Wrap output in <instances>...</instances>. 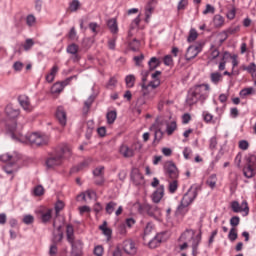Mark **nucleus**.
Wrapping results in <instances>:
<instances>
[{
  "mask_svg": "<svg viewBox=\"0 0 256 256\" xmlns=\"http://www.w3.org/2000/svg\"><path fill=\"white\" fill-rule=\"evenodd\" d=\"M63 164L62 156H58L55 152L54 154H51L50 157L46 160V166L48 169H53V167H59V165Z\"/></svg>",
  "mask_w": 256,
  "mask_h": 256,
  "instance_id": "nucleus-12",
  "label": "nucleus"
},
{
  "mask_svg": "<svg viewBox=\"0 0 256 256\" xmlns=\"http://www.w3.org/2000/svg\"><path fill=\"white\" fill-rule=\"evenodd\" d=\"M179 187V184L177 182V180H173L172 182L169 183V191L170 193H175V191H177Z\"/></svg>",
  "mask_w": 256,
  "mask_h": 256,
  "instance_id": "nucleus-54",
  "label": "nucleus"
},
{
  "mask_svg": "<svg viewBox=\"0 0 256 256\" xmlns=\"http://www.w3.org/2000/svg\"><path fill=\"white\" fill-rule=\"evenodd\" d=\"M66 236L68 243H73V241L75 240V230L73 228V225H67Z\"/></svg>",
  "mask_w": 256,
  "mask_h": 256,
  "instance_id": "nucleus-30",
  "label": "nucleus"
},
{
  "mask_svg": "<svg viewBox=\"0 0 256 256\" xmlns=\"http://www.w3.org/2000/svg\"><path fill=\"white\" fill-rule=\"evenodd\" d=\"M107 123L109 125L115 123V119H117V112L116 111H110L106 115Z\"/></svg>",
  "mask_w": 256,
  "mask_h": 256,
  "instance_id": "nucleus-44",
  "label": "nucleus"
},
{
  "mask_svg": "<svg viewBox=\"0 0 256 256\" xmlns=\"http://www.w3.org/2000/svg\"><path fill=\"white\" fill-rule=\"evenodd\" d=\"M197 195H199L197 187H193V186L190 187V189H188L187 193L184 194L177 210L183 211V209H186V207H189V205H191V203H193L195 201V199H197Z\"/></svg>",
  "mask_w": 256,
  "mask_h": 256,
  "instance_id": "nucleus-4",
  "label": "nucleus"
},
{
  "mask_svg": "<svg viewBox=\"0 0 256 256\" xmlns=\"http://www.w3.org/2000/svg\"><path fill=\"white\" fill-rule=\"evenodd\" d=\"M73 79H77V76L69 77L62 82H56L51 88V93L53 94L61 93L65 89V87H67V85H69V83L73 81Z\"/></svg>",
  "mask_w": 256,
  "mask_h": 256,
  "instance_id": "nucleus-9",
  "label": "nucleus"
},
{
  "mask_svg": "<svg viewBox=\"0 0 256 256\" xmlns=\"http://www.w3.org/2000/svg\"><path fill=\"white\" fill-rule=\"evenodd\" d=\"M12 139L19 143H30V145H36L37 147H41L42 145H47V143H49V137L40 133L23 135L22 133L17 132L15 138Z\"/></svg>",
  "mask_w": 256,
  "mask_h": 256,
  "instance_id": "nucleus-1",
  "label": "nucleus"
},
{
  "mask_svg": "<svg viewBox=\"0 0 256 256\" xmlns=\"http://www.w3.org/2000/svg\"><path fill=\"white\" fill-rule=\"evenodd\" d=\"M216 113H217V116L214 117L213 114L207 111H204L202 113V117L205 123H212V125H215V123L220 122L221 117L223 116V108L216 107Z\"/></svg>",
  "mask_w": 256,
  "mask_h": 256,
  "instance_id": "nucleus-8",
  "label": "nucleus"
},
{
  "mask_svg": "<svg viewBox=\"0 0 256 256\" xmlns=\"http://www.w3.org/2000/svg\"><path fill=\"white\" fill-rule=\"evenodd\" d=\"M123 250L127 253V255L137 254V246H135V242H133V240H125L123 242Z\"/></svg>",
  "mask_w": 256,
  "mask_h": 256,
  "instance_id": "nucleus-16",
  "label": "nucleus"
},
{
  "mask_svg": "<svg viewBox=\"0 0 256 256\" xmlns=\"http://www.w3.org/2000/svg\"><path fill=\"white\" fill-rule=\"evenodd\" d=\"M214 25L215 27H223V25L225 24V18H223V16L217 14L214 16Z\"/></svg>",
  "mask_w": 256,
  "mask_h": 256,
  "instance_id": "nucleus-41",
  "label": "nucleus"
},
{
  "mask_svg": "<svg viewBox=\"0 0 256 256\" xmlns=\"http://www.w3.org/2000/svg\"><path fill=\"white\" fill-rule=\"evenodd\" d=\"M35 23H37V18H35L34 15L29 14L26 17V24L28 25V27H35Z\"/></svg>",
  "mask_w": 256,
  "mask_h": 256,
  "instance_id": "nucleus-46",
  "label": "nucleus"
},
{
  "mask_svg": "<svg viewBox=\"0 0 256 256\" xmlns=\"http://www.w3.org/2000/svg\"><path fill=\"white\" fill-rule=\"evenodd\" d=\"M19 104L26 111V113H31L33 111V106L31 105V100L27 95H20L18 97Z\"/></svg>",
  "mask_w": 256,
  "mask_h": 256,
  "instance_id": "nucleus-15",
  "label": "nucleus"
},
{
  "mask_svg": "<svg viewBox=\"0 0 256 256\" xmlns=\"http://www.w3.org/2000/svg\"><path fill=\"white\" fill-rule=\"evenodd\" d=\"M45 193V188H43V186L38 185L34 188L33 190V194L35 195V197H41V195H43Z\"/></svg>",
  "mask_w": 256,
  "mask_h": 256,
  "instance_id": "nucleus-49",
  "label": "nucleus"
},
{
  "mask_svg": "<svg viewBox=\"0 0 256 256\" xmlns=\"http://www.w3.org/2000/svg\"><path fill=\"white\" fill-rule=\"evenodd\" d=\"M157 5V0H150L145 6V17L146 21L151 19V15H153V11L155 10V6Z\"/></svg>",
  "mask_w": 256,
  "mask_h": 256,
  "instance_id": "nucleus-21",
  "label": "nucleus"
},
{
  "mask_svg": "<svg viewBox=\"0 0 256 256\" xmlns=\"http://www.w3.org/2000/svg\"><path fill=\"white\" fill-rule=\"evenodd\" d=\"M35 221V218L32 215H26L23 218V223H25V225H31V223H33Z\"/></svg>",
  "mask_w": 256,
  "mask_h": 256,
  "instance_id": "nucleus-58",
  "label": "nucleus"
},
{
  "mask_svg": "<svg viewBox=\"0 0 256 256\" xmlns=\"http://www.w3.org/2000/svg\"><path fill=\"white\" fill-rule=\"evenodd\" d=\"M244 71L251 73L252 76L256 75V65L254 62L250 63L249 66L244 67Z\"/></svg>",
  "mask_w": 256,
  "mask_h": 256,
  "instance_id": "nucleus-51",
  "label": "nucleus"
},
{
  "mask_svg": "<svg viewBox=\"0 0 256 256\" xmlns=\"http://www.w3.org/2000/svg\"><path fill=\"white\" fill-rule=\"evenodd\" d=\"M56 119H58L62 127H65V125H67V113L65 112V109H63V107L61 106L57 108Z\"/></svg>",
  "mask_w": 256,
  "mask_h": 256,
  "instance_id": "nucleus-20",
  "label": "nucleus"
},
{
  "mask_svg": "<svg viewBox=\"0 0 256 256\" xmlns=\"http://www.w3.org/2000/svg\"><path fill=\"white\" fill-rule=\"evenodd\" d=\"M231 57V54L229 52H224L221 62L219 63L218 69L219 71H225V65L227 64V59Z\"/></svg>",
  "mask_w": 256,
  "mask_h": 256,
  "instance_id": "nucleus-35",
  "label": "nucleus"
},
{
  "mask_svg": "<svg viewBox=\"0 0 256 256\" xmlns=\"http://www.w3.org/2000/svg\"><path fill=\"white\" fill-rule=\"evenodd\" d=\"M199 243H201V234H198L195 238H193L192 243V255H197V249L199 248Z\"/></svg>",
  "mask_w": 256,
  "mask_h": 256,
  "instance_id": "nucleus-34",
  "label": "nucleus"
},
{
  "mask_svg": "<svg viewBox=\"0 0 256 256\" xmlns=\"http://www.w3.org/2000/svg\"><path fill=\"white\" fill-rule=\"evenodd\" d=\"M81 7V2L79 0H72L69 4V10L71 13H75L76 11H79V8Z\"/></svg>",
  "mask_w": 256,
  "mask_h": 256,
  "instance_id": "nucleus-40",
  "label": "nucleus"
},
{
  "mask_svg": "<svg viewBox=\"0 0 256 256\" xmlns=\"http://www.w3.org/2000/svg\"><path fill=\"white\" fill-rule=\"evenodd\" d=\"M153 231V224L148 223L144 229V239Z\"/></svg>",
  "mask_w": 256,
  "mask_h": 256,
  "instance_id": "nucleus-61",
  "label": "nucleus"
},
{
  "mask_svg": "<svg viewBox=\"0 0 256 256\" xmlns=\"http://www.w3.org/2000/svg\"><path fill=\"white\" fill-rule=\"evenodd\" d=\"M151 71L157 69L161 65V61L157 57H152L148 62Z\"/></svg>",
  "mask_w": 256,
  "mask_h": 256,
  "instance_id": "nucleus-37",
  "label": "nucleus"
},
{
  "mask_svg": "<svg viewBox=\"0 0 256 256\" xmlns=\"http://www.w3.org/2000/svg\"><path fill=\"white\" fill-rule=\"evenodd\" d=\"M19 159H20V157L17 154V152H13L12 154L6 153V154H2L0 156V160L3 161V163H7V162L17 163V161H19Z\"/></svg>",
  "mask_w": 256,
  "mask_h": 256,
  "instance_id": "nucleus-18",
  "label": "nucleus"
},
{
  "mask_svg": "<svg viewBox=\"0 0 256 256\" xmlns=\"http://www.w3.org/2000/svg\"><path fill=\"white\" fill-rule=\"evenodd\" d=\"M243 175L246 179H253L256 175V156L250 155L247 157L246 166L243 168Z\"/></svg>",
  "mask_w": 256,
  "mask_h": 256,
  "instance_id": "nucleus-5",
  "label": "nucleus"
},
{
  "mask_svg": "<svg viewBox=\"0 0 256 256\" xmlns=\"http://www.w3.org/2000/svg\"><path fill=\"white\" fill-rule=\"evenodd\" d=\"M87 167H89V160H84L77 166L72 167L70 173H79V171H83V169H87Z\"/></svg>",
  "mask_w": 256,
  "mask_h": 256,
  "instance_id": "nucleus-28",
  "label": "nucleus"
},
{
  "mask_svg": "<svg viewBox=\"0 0 256 256\" xmlns=\"http://www.w3.org/2000/svg\"><path fill=\"white\" fill-rule=\"evenodd\" d=\"M210 81L214 85H219L223 81V75L219 72H213L210 74Z\"/></svg>",
  "mask_w": 256,
  "mask_h": 256,
  "instance_id": "nucleus-31",
  "label": "nucleus"
},
{
  "mask_svg": "<svg viewBox=\"0 0 256 256\" xmlns=\"http://www.w3.org/2000/svg\"><path fill=\"white\" fill-rule=\"evenodd\" d=\"M239 31H241V26L237 25V26H231L230 28H228L226 30V33L228 35H235V33H239Z\"/></svg>",
  "mask_w": 256,
  "mask_h": 256,
  "instance_id": "nucleus-53",
  "label": "nucleus"
},
{
  "mask_svg": "<svg viewBox=\"0 0 256 256\" xmlns=\"http://www.w3.org/2000/svg\"><path fill=\"white\" fill-rule=\"evenodd\" d=\"M120 155L124 156L126 159H129V157H133L135 155V151L127 145H122L120 147Z\"/></svg>",
  "mask_w": 256,
  "mask_h": 256,
  "instance_id": "nucleus-24",
  "label": "nucleus"
},
{
  "mask_svg": "<svg viewBox=\"0 0 256 256\" xmlns=\"http://www.w3.org/2000/svg\"><path fill=\"white\" fill-rule=\"evenodd\" d=\"M21 111L18 108H15L13 105H7L5 108L6 115V129L11 133L12 139H15L17 136V119Z\"/></svg>",
  "mask_w": 256,
  "mask_h": 256,
  "instance_id": "nucleus-2",
  "label": "nucleus"
},
{
  "mask_svg": "<svg viewBox=\"0 0 256 256\" xmlns=\"http://www.w3.org/2000/svg\"><path fill=\"white\" fill-rule=\"evenodd\" d=\"M206 184L208 185V187H210V189H215V187L217 186V175H210V177L206 181Z\"/></svg>",
  "mask_w": 256,
  "mask_h": 256,
  "instance_id": "nucleus-38",
  "label": "nucleus"
},
{
  "mask_svg": "<svg viewBox=\"0 0 256 256\" xmlns=\"http://www.w3.org/2000/svg\"><path fill=\"white\" fill-rule=\"evenodd\" d=\"M55 153L62 157L63 159H70V157H72L73 155V151L71 150V147H69V145L67 144H63L62 146H60Z\"/></svg>",
  "mask_w": 256,
  "mask_h": 256,
  "instance_id": "nucleus-13",
  "label": "nucleus"
},
{
  "mask_svg": "<svg viewBox=\"0 0 256 256\" xmlns=\"http://www.w3.org/2000/svg\"><path fill=\"white\" fill-rule=\"evenodd\" d=\"M34 45H35V42L33 41V39L31 38L26 39L24 44V51H29L31 47H33Z\"/></svg>",
  "mask_w": 256,
  "mask_h": 256,
  "instance_id": "nucleus-55",
  "label": "nucleus"
},
{
  "mask_svg": "<svg viewBox=\"0 0 256 256\" xmlns=\"http://www.w3.org/2000/svg\"><path fill=\"white\" fill-rule=\"evenodd\" d=\"M89 29L92 31V33H94V35H97V33H99L97 31V29H99V24H97V22H91L89 24Z\"/></svg>",
  "mask_w": 256,
  "mask_h": 256,
  "instance_id": "nucleus-57",
  "label": "nucleus"
},
{
  "mask_svg": "<svg viewBox=\"0 0 256 256\" xmlns=\"http://www.w3.org/2000/svg\"><path fill=\"white\" fill-rule=\"evenodd\" d=\"M165 195V186L160 185L156 191L152 194V201L153 203H161V199Z\"/></svg>",
  "mask_w": 256,
  "mask_h": 256,
  "instance_id": "nucleus-19",
  "label": "nucleus"
},
{
  "mask_svg": "<svg viewBox=\"0 0 256 256\" xmlns=\"http://www.w3.org/2000/svg\"><path fill=\"white\" fill-rule=\"evenodd\" d=\"M196 96H198L199 100L205 101L207 97H209V91H211V87L209 84H200L191 88Z\"/></svg>",
  "mask_w": 256,
  "mask_h": 256,
  "instance_id": "nucleus-6",
  "label": "nucleus"
},
{
  "mask_svg": "<svg viewBox=\"0 0 256 256\" xmlns=\"http://www.w3.org/2000/svg\"><path fill=\"white\" fill-rule=\"evenodd\" d=\"M239 149L242 151H247L249 149V142H247V140H241L239 142Z\"/></svg>",
  "mask_w": 256,
  "mask_h": 256,
  "instance_id": "nucleus-56",
  "label": "nucleus"
},
{
  "mask_svg": "<svg viewBox=\"0 0 256 256\" xmlns=\"http://www.w3.org/2000/svg\"><path fill=\"white\" fill-rule=\"evenodd\" d=\"M95 102V96L91 95L88 97L86 101H84V106L82 108V111L84 115H87L89 113V110L91 109V105Z\"/></svg>",
  "mask_w": 256,
  "mask_h": 256,
  "instance_id": "nucleus-26",
  "label": "nucleus"
},
{
  "mask_svg": "<svg viewBox=\"0 0 256 256\" xmlns=\"http://www.w3.org/2000/svg\"><path fill=\"white\" fill-rule=\"evenodd\" d=\"M253 87L244 88L240 91L239 95L244 99V97H247L248 95H253Z\"/></svg>",
  "mask_w": 256,
  "mask_h": 256,
  "instance_id": "nucleus-48",
  "label": "nucleus"
},
{
  "mask_svg": "<svg viewBox=\"0 0 256 256\" xmlns=\"http://www.w3.org/2000/svg\"><path fill=\"white\" fill-rule=\"evenodd\" d=\"M72 247V253L75 256H81L83 253V242L81 240H72L69 242Z\"/></svg>",
  "mask_w": 256,
  "mask_h": 256,
  "instance_id": "nucleus-17",
  "label": "nucleus"
},
{
  "mask_svg": "<svg viewBox=\"0 0 256 256\" xmlns=\"http://www.w3.org/2000/svg\"><path fill=\"white\" fill-rule=\"evenodd\" d=\"M99 229L100 231H102L103 235H105V237L109 241L113 235V230L107 227V221H104L103 224L99 226Z\"/></svg>",
  "mask_w": 256,
  "mask_h": 256,
  "instance_id": "nucleus-25",
  "label": "nucleus"
},
{
  "mask_svg": "<svg viewBox=\"0 0 256 256\" xmlns=\"http://www.w3.org/2000/svg\"><path fill=\"white\" fill-rule=\"evenodd\" d=\"M164 65H167V66L173 65V57L171 55H166L164 57Z\"/></svg>",
  "mask_w": 256,
  "mask_h": 256,
  "instance_id": "nucleus-62",
  "label": "nucleus"
},
{
  "mask_svg": "<svg viewBox=\"0 0 256 256\" xmlns=\"http://www.w3.org/2000/svg\"><path fill=\"white\" fill-rule=\"evenodd\" d=\"M163 241V234H157L152 240L149 242L150 249H156V247H159L161 245V242Z\"/></svg>",
  "mask_w": 256,
  "mask_h": 256,
  "instance_id": "nucleus-27",
  "label": "nucleus"
},
{
  "mask_svg": "<svg viewBox=\"0 0 256 256\" xmlns=\"http://www.w3.org/2000/svg\"><path fill=\"white\" fill-rule=\"evenodd\" d=\"M139 47H141V43L139 42V40L134 39L132 42H130L131 51L137 52L139 51Z\"/></svg>",
  "mask_w": 256,
  "mask_h": 256,
  "instance_id": "nucleus-52",
  "label": "nucleus"
},
{
  "mask_svg": "<svg viewBox=\"0 0 256 256\" xmlns=\"http://www.w3.org/2000/svg\"><path fill=\"white\" fill-rule=\"evenodd\" d=\"M94 255L103 256V246H96L94 248Z\"/></svg>",
  "mask_w": 256,
  "mask_h": 256,
  "instance_id": "nucleus-64",
  "label": "nucleus"
},
{
  "mask_svg": "<svg viewBox=\"0 0 256 256\" xmlns=\"http://www.w3.org/2000/svg\"><path fill=\"white\" fill-rule=\"evenodd\" d=\"M198 101H201V100L198 98L197 94H195V92L191 88L188 91V95L186 98L187 105H189L191 107L192 105H195V103H197Z\"/></svg>",
  "mask_w": 256,
  "mask_h": 256,
  "instance_id": "nucleus-23",
  "label": "nucleus"
},
{
  "mask_svg": "<svg viewBox=\"0 0 256 256\" xmlns=\"http://www.w3.org/2000/svg\"><path fill=\"white\" fill-rule=\"evenodd\" d=\"M177 131V122L170 121L166 123V133L167 135L171 136L173 133Z\"/></svg>",
  "mask_w": 256,
  "mask_h": 256,
  "instance_id": "nucleus-32",
  "label": "nucleus"
},
{
  "mask_svg": "<svg viewBox=\"0 0 256 256\" xmlns=\"http://www.w3.org/2000/svg\"><path fill=\"white\" fill-rule=\"evenodd\" d=\"M115 207H117V203L110 201L109 203L106 204V213L108 215H113V213L115 212Z\"/></svg>",
  "mask_w": 256,
  "mask_h": 256,
  "instance_id": "nucleus-43",
  "label": "nucleus"
},
{
  "mask_svg": "<svg viewBox=\"0 0 256 256\" xmlns=\"http://www.w3.org/2000/svg\"><path fill=\"white\" fill-rule=\"evenodd\" d=\"M198 36H199V34L197 33V30L191 29L189 32V36L187 38L188 43H193V41H195Z\"/></svg>",
  "mask_w": 256,
  "mask_h": 256,
  "instance_id": "nucleus-47",
  "label": "nucleus"
},
{
  "mask_svg": "<svg viewBox=\"0 0 256 256\" xmlns=\"http://www.w3.org/2000/svg\"><path fill=\"white\" fill-rule=\"evenodd\" d=\"M231 209L234 213H246V215H249V204L247 201H242L241 204L237 201L231 202Z\"/></svg>",
  "mask_w": 256,
  "mask_h": 256,
  "instance_id": "nucleus-10",
  "label": "nucleus"
},
{
  "mask_svg": "<svg viewBox=\"0 0 256 256\" xmlns=\"http://www.w3.org/2000/svg\"><path fill=\"white\" fill-rule=\"evenodd\" d=\"M64 208H65V203H63V201L61 200H58L55 204L56 215H59V213H61V211H63Z\"/></svg>",
  "mask_w": 256,
  "mask_h": 256,
  "instance_id": "nucleus-50",
  "label": "nucleus"
},
{
  "mask_svg": "<svg viewBox=\"0 0 256 256\" xmlns=\"http://www.w3.org/2000/svg\"><path fill=\"white\" fill-rule=\"evenodd\" d=\"M164 168L170 179H177V177H179V170H177V166H175V163L167 162Z\"/></svg>",
  "mask_w": 256,
  "mask_h": 256,
  "instance_id": "nucleus-14",
  "label": "nucleus"
},
{
  "mask_svg": "<svg viewBox=\"0 0 256 256\" xmlns=\"http://www.w3.org/2000/svg\"><path fill=\"white\" fill-rule=\"evenodd\" d=\"M53 213V210L49 209L46 212L42 213L41 220L42 223H48V221H51V214Z\"/></svg>",
  "mask_w": 256,
  "mask_h": 256,
  "instance_id": "nucleus-45",
  "label": "nucleus"
},
{
  "mask_svg": "<svg viewBox=\"0 0 256 256\" xmlns=\"http://www.w3.org/2000/svg\"><path fill=\"white\" fill-rule=\"evenodd\" d=\"M205 45L204 42L198 43L196 45H191L187 48L185 59L186 61H191V59H195L201 51H203V46Z\"/></svg>",
  "mask_w": 256,
  "mask_h": 256,
  "instance_id": "nucleus-7",
  "label": "nucleus"
},
{
  "mask_svg": "<svg viewBox=\"0 0 256 256\" xmlns=\"http://www.w3.org/2000/svg\"><path fill=\"white\" fill-rule=\"evenodd\" d=\"M14 71H22L23 70V63L20 61H17L13 64Z\"/></svg>",
  "mask_w": 256,
  "mask_h": 256,
  "instance_id": "nucleus-63",
  "label": "nucleus"
},
{
  "mask_svg": "<svg viewBox=\"0 0 256 256\" xmlns=\"http://www.w3.org/2000/svg\"><path fill=\"white\" fill-rule=\"evenodd\" d=\"M131 179L135 183V185H141L143 183V174L139 171V169L134 168L131 172Z\"/></svg>",
  "mask_w": 256,
  "mask_h": 256,
  "instance_id": "nucleus-22",
  "label": "nucleus"
},
{
  "mask_svg": "<svg viewBox=\"0 0 256 256\" xmlns=\"http://www.w3.org/2000/svg\"><path fill=\"white\" fill-rule=\"evenodd\" d=\"M125 83L129 89L135 87V75L133 74L127 75L125 78Z\"/></svg>",
  "mask_w": 256,
  "mask_h": 256,
  "instance_id": "nucleus-39",
  "label": "nucleus"
},
{
  "mask_svg": "<svg viewBox=\"0 0 256 256\" xmlns=\"http://www.w3.org/2000/svg\"><path fill=\"white\" fill-rule=\"evenodd\" d=\"M228 238L231 241H236L237 240V231L235 230V228L230 229V232L228 234Z\"/></svg>",
  "mask_w": 256,
  "mask_h": 256,
  "instance_id": "nucleus-60",
  "label": "nucleus"
},
{
  "mask_svg": "<svg viewBox=\"0 0 256 256\" xmlns=\"http://www.w3.org/2000/svg\"><path fill=\"white\" fill-rule=\"evenodd\" d=\"M241 222V219L239 218V216H233L231 219H230V225L232 227H237V225H239V223Z\"/></svg>",
  "mask_w": 256,
  "mask_h": 256,
  "instance_id": "nucleus-59",
  "label": "nucleus"
},
{
  "mask_svg": "<svg viewBox=\"0 0 256 256\" xmlns=\"http://www.w3.org/2000/svg\"><path fill=\"white\" fill-rule=\"evenodd\" d=\"M59 73V66L54 65L50 71V73L46 76L47 83H53L55 81V75Z\"/></svg>",
  "mask_w": 256,
  "mask_h": 256,
  "instance_id": "nucleus-29",
  "label": "nucleus"
},
{
  "mask_svg": "<svg viewBox=\"0 0 256 256\" xmlns=\"http://www.w3.org/2000/svg\"><path fill=\"white\" fill-rule=\"evenodd\" d=\"M89 197L90 199H95V197H97V194L95 193V191L93 190H87L85 194H80L78 196V199H82L83 201H85L86 197Z\"/></svg>",
  "mask_w": 256,
  "mask_h": 256,
  "instance_id": "nucleus-42",
  "label": "nucleus"
},
{
  "mask_svg": "<svg viewBox=\"0 0 256 256\" xmlns=\"http://www.w3.org/2000/svg\"><path fill=\"white\" fill-rule=\"evenodd\" d=\"M108 28L111 31V33L115 34L119 31V27L117 26V20L112 18L108 20L107 22Z\"/></svg>",
  "mask_w": 256,
  "mask_h": 256,
  "instance_id": "nucleus-33",
  "label": "nucleus"
},
{
  "mask_svg": "<svg viewBox=\"0 0 256 256\" xmlns=\"http://www.w3.org/2000/svg\"><path fill=\"white\" fill-rule=\"evenodd\" d=\"M159 75H161V71H155L154 73L151 74L152 81H150L147 85L142 84V93L144 97L149 96L150 99H153L155 97V92L153 94L151 93V89H157L159 85H161V80L159 79Z\"/></svg>",
  "mask_w": 256,
  "mask_h": 256,
  "instance_id": "nucleus-3",
  "label": "nucleus"
},
{
  "mask_svg": "<svg viewBox=\"0 0 256 256\" xmlns=\"http://www.w3.org/2000/svg\"><path fill=\"white\" fill-rule=\"evenodd\" d=\"M66 52L69 53L71 59L74 63H79L81 61V56L79 55V46L75 43L70 44L66 48Z\"/></svg>",
  "mask_w": 256,
  "mask_h": 256,
  "instance_id": "nucleus-11",
  "label": "nucleus"
},
{
  "mask_svg": "<svg viewBox=\"0 0 256 256\" xmlns=\"http://www.w3.org/2000/svg\"><path fill=\"white\" fill-rule=\"evenodd\" d=\"M144 209L145 211H147L148 215H150V217H154L155 213H157V211H159V207L157 206H153L151 204H145L144 205Z\"/></svg>",
  "mask_w": 256,
  "mask_h": 256,
  "instance_id": "nucleus-36",
  "label": "nucleus"
}]
</instances>
